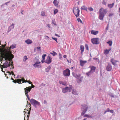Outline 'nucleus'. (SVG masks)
Here are the masks:
<instances>
[{
    "label": "nucleus",
    "mask_w": 120,
    "mask_h": 120,
    "mask_svg": "<svg viewBox=\"0 0 120 120\" xmlns=\"http://www.w3.org/2000/svg\"><path fill=\"white\" fill-rule=\"evenodd\" d=\"M51 67L49 66L48 67L46 68L45 70L46 72H48L50 70Z\"/></svg>",
    "instance_id": "2f4dec72"
},
{
    "label": "nucleus",
    "mask_w": 120,
    "mask_h": 120,
    "mask_svg": "<svg viewBox=\"0 0 120 120\" xmlns=\"http://www.w3.org/2000/svg\"><path fill=\"white\" fill-rule=\"evenodd\" d=\"M52 38L53 39V40H54L55 41H56L57 42V39L56 38H55L53 37Z\"/></svg>",
    "instance_id": "8fccbe9b"
},
{
    "label": "nucleus",
    "mask_w": 120,
    "mask_h": 120,
    "mask_svg": "<svg viewBox=\"0 0 120 120\" xmlns=\"http://www.w3.org/2000/svg\"><path fill=\"white\" fill-rule=\"evenodd\" d=\"M107 12V10L106 9H104L103 8H101L99 10V13H101V14L105 15Z\"/></svg>",
    "instance_id": "9d476101"
},
{
    "label": "nucleus",
    "mask_w": 120,
    "mask_h": 120,
    "mask_svg": "<svg viewBox=\"0 0 120 120\" xmlns=\"http://www.w3.org/2000/svg\"><path fill=\"white\" fill-rule=\"evenodd\" d=\"M0 50V54L2 58H5L4 60H8V61L12 60V59L14 57L13 55L12 54H10L8 53H6L4 50Z\"/></svg>",
    "instance_id": "f257e3e1"
},
{
    "label": "nucleus",
    "mask_w": 120,
    "mask_h": 120,
    "mask_svg": "<svg viewBox=\"0 0 120 120\" xmlns=\"http://www.w3.org/2000/svg\"><path fill=\"white\" fill-rule=\"evenodd\" d=\"M112 69V67L110 65H108L106 67V69L107 71H111Z\"/></svg>",
    "instance_id": "dca6fc26"
},
{
    "label": "nucleus",
    "mask_w": 120,
    "mask_h": 120,
    "mask_svg": "<svg viewBox=\"0 0 120 120\" xmlns=\"http://www.w3.org/2000/svg\"><path fill=\"white\" fill-rule=\"evenodd\" d=\"M46 55V54H43L42 55V57L43 59V60H45V58Z\"/></svg>",
    "instance_id": "c9c22d12"
},
{
    "label": "nucleus",
    "mask_w": 120,
    "mask_h": 120,
    "mask_svg": "<svg viewBox=\"0 0 120 120\" xmlns=\"http://www.w3.org/2000/svg\"><path fill=\"white\" fill-rule=\"evenodd\" d=\"M89 68H91L90 71V72H91L92 73H93L95 72V70L96 69V67H95L93 66H90Z\"/></svg>",
    "instance_id": "4468645a"
},
{
    "label": "nucleus",
    "mask_w": 120,
    "mask_h": 120,
    "mask_svg": "<svg viewBox=\"0 0 120 120\" xmlns=\"http://www.w3.org/2000/svg\"><path fill=\"white\" fill-rule=\"evenodd\" d=\"M11 60V61L12 60H10V61H9V63L7 62V61H6L5 63L3 64V65L1 66V67L3 68H6L9 67L11 65V67L12 66L13 68L14 67L13 66L12 64H10Z\"/></svg>",
    "instance_id": "39448f33"
},
{
    "label": "nucleus",
    "mask_w": 120,
    "mask_h": 120,
    "mask_svg": "<svg viewBox=\"0 0 120 120\" xmlns=\"http://www.w3.org/2000/svg\"><path fill=\"white\" fill-rule=\"evenodd\" d=\"M85 48L87 50H89V48H88V45L87 44H86L85 45Z\"/></svg>",
    "instance_id": "37998d69"
},
{
    "label": "nucleus",
    "mask_w": 120,
    "mask_h": 120,
    "mask_svg": "<svg viewBox=\"0 0 120 120\" xmlns=\"http://www.w3.org/2000/svg\"><path fill=\"white\" fill-rule=\"evenodd\" d=\"M58 10L57 9H55L54 11V14H56L58 12Z\"/></svg>",
    "instance_id": "f704fd0d"
},
{
    "label": "nucleus",
    "mask_w": 120,
    "mask_h": 120,
    "mask_svg": "<svg viewBox=\"0 0 120 120\" xmlns=\"http://www.w3.org/2000/svg\"><path fill=\"white\" fill-rule=\"evenodd\" d=\"M99 18L100 20H102L104 16V15L101 14V13H99Z\"/></svg>",
    "instance_id": "6ab92c4d"
},
{
    "label": "nucleus",
    "mask_w": 120,
    "mask_h": 120,
    "mask_svg": "<svg viewBox=\"0 0 120 120\" xmlns=\"http://www.w3.org/2000/svg\"><path fill=\"white\" fill-rule=\"evenodd\" d=\"M107 43L109 44L110 46H111L112 45V42L111 41H109L107 42Z\"/></svg>",
    "instance_id": "72a5a7b5"
},
{
    "label": "nucleus",
    "mask_w": 120,
    "mask_h": 120,
    "mask_svg": "<svg viewBox=\"0 0 120 120\" xmlns=\"http://www.w3.org/2000/svg\"><path fill=\"white\" fill-rule=\"evenodd\" d=\"M80 75H79V76H80ZM76 77H79V76L78 75H76V76H75Z\"/></svg>",
    "instance_id": "680f3d73"
},
{
    "label": "nucleus",
    "mask_w": 120,
    "mask_h": 120,
    "mask_svg": "<svg viewBox=\"0 0 120 120\" xmlns=\"http://www.w3.org/2000/svg\"><path fill=\"white\" fill-rule=\"evenodd\" d=\"M26 81H27L26 82H27L28 83H29L30 84H32V82H31L30 81H27L26 80Z\"/></svg>",
    "instance_id": "603ef678"
},
{
    "label": "nucleus",
    "mask_w": 120,
    "mask_h": 120,
    "mask_svg": "<svg viewBox=\"0 0 120 120\" xmlns=\"http://www.w3.org/2000/svg\"><path fill=\"white\" fill-rule=\"evenodd\" d=\"M47 26H48L49 28H50V25L49 24H47Z\"/></svg>",
    "instance_id": "052dcab7"
},
{
    "label": "nucleus",
    "mask_w": 120,
    "mask_h": 120,
    "mask_svg": "<svg viewBox=\"0 0 120 120\" xmlns=\"http://www.w3.org/2000/svg\"><path fill=\"white\" fill-rule=\"evenodd\" d=\"M41 15L44 16L45 15V12L44 11H42L41 12Z\"/></svg>",
    "instance_id": "c03bdc74"
},
{
    "label": "nucleus",
    "mask_w": 120,
    "mask_h": 120,
    "mask_svg": "<svg viewBox=\"0 0 120 120\" xmlns=\"http://www.w3.org/2000/svg\"><path fill=\"white\" fill-rule=\"evenodd\" d=\"M14 27V24L13 23H12L11 25L9 27L8 30V32H9L12 29H13Z\"/></svg>",
    "instance_id": "f3484780"
},
{
    "label": "nucleus",
    "mask_w": 120,
    "mask_h": 120,
    "mask_svg": "<svg viewBox=\"0 0 120 120\" xmlns=\"http://www.w3.org/2000/svg\"><path fill=\"white\" fill-rule=\"evenodd\" d=\"M99 39L98 38H94L91 39V41L93 44H99Z\"/></svg>",
    "instance_id": "6e6552de"
},
{
    "label": "nucleus",
    "mask_w": 120,
    "mask_h": 120,
    "mask_svg": "<svg viewBox=\"0 0 120 120\" xmlns=\"http://www.w3.org/2000/svg\"><path fill=\"white\" fill-rule=\"evenodd\" d=\"M98 31L92 30L91 32V33L92 34L94 35H96L97 34H98Z\"/></svg>",
    "instance_id": "412c9836"
},
{
    "label": "nucleus",
    "mask_w": 120,
    "mask_h": 120,
    "mask_svg": "<svg viewBox=\"0 0 120 120\" xmlns=\"http://www.w3.org/2000/svg\"><path fill=\"white\" fill-rule=\"evenodd\" d=\"M59 83L60 84H62L64 86H66L67 85V82L65 81H59Z\"/></svg>",
    "instance_id": "aec40b11"
},
{
    "label": "nucleus",
    "mask_w": 120,
    "mask_h": 120,
    "mask_svg": "<svg viewBox=\"0 0 120 120\" xmlns=\"http://www.w3.org/2000/svg\"><path fill=\"white\" fill-rule=\"evenodd\" d=\"M59 55L60 59V60H61L62 58V55L60 53H59Z\"/></svg>",
    "instance_id": "49530a36"
},
{
    "label": "nucleus",
    "mask_w": 120,
    "mask_h": 120,
    "mask_svg": "<svg viewBox=\"0 0 120 120\" xmlns=\"http://www.w3.org/2000/svg\"><path fill=\"white\" fill-rule=\"evenodd\" d=\"M67 56L66 55H64L63 56V57L64 58H65Z\"/></svg>",
    "instance_id": "e2e57ef3"
},
{
    "label": "nucleus",
    "mask_w": 120,
    "mask_h": 120,
    "mask_svg": "<svg viewBox=\"0 0 120 120\" xmlns=\"http://www.w3.org/2000/svg\"><path fill=\"white\" fill-rule=\"evenodd\" d=\"M37 48L38 49V51L40 50V51L41 50V47H37Z\"/></svg>",
    "instance_id": "3c124183"
},
{
    "label": "nucleus",
    "mask_w": 120,
    "mask_h": 120,
    "mask_svg": "<svg viewBox=\"0 0 120 120\" xmlns=\"http://www.w3.org/2000/svg\"><path fill=\"white\" fill-rule=\"evenodd\" d=\"M119 12H120V8H119Z\"/></svg>",
    "instance_id": "774afa93"
},
{
    "label": "nucleus",
    "mask_w": 120,
    "mask_h": 120,
    "mask_svg": "<svg viewBox=\"0 0 120 120\" xmlns=\"http://www.w3.org/2000/svg\"><path fill=\"white\" fill-rule=\"evenodd\" d=\"M24 59L25 60V61H26L27 59V57L26 56H24Z\"/></svg>",
    "instance_id": "09e8293b"
},
{
    "label": "nucleus",
    "mask_w": 120,
    "mask_h": 120,
    "mask_svg": "<svg viewBox=\"0 0 120 120\" xmlns=\"http://www.w3.org/2000/svg\"><path fill=\"white\" fill-rule=\"evenodd\" d=\"M52 23L53 24H54V25H55L56 26H57V24H56V23L55 20H52Z\"/></svg>",
    "instance_id": "79ce46f5"
},
{
    "label": "nucleus",
    "mask_w": 120,
    "mask_h": 120,
    "mask_svg": "<svg viewBox=\"0 0 120 120\" xmlns=\"http://www.w3.org/2000/svg\"><path fill=\"white\" fill-rule=\"evenodd\" d=\"M26 97H27V98L28 99V100H30V98L29 97V96L28 95H26Z\"/></svg>",
    "instance_id": "864d4df0"
},
{
    "label": "nucleus",
    "mask_w": 120,
    "mask_h": 120,
    "mask_svg": "<svg viewBox=\"0 0 120 120\" xmlns=\"http://www.w3.org/2000/svg\"><path fill=\"white\" fill-rule=\"evenodd\" d=\"M53 3L55 6H57L58 5L59 2L57 0H54Z\"/></svg>",
    "instance_id": "b1692460"
},
{
    "label": "nucleus",
    "mask_w": 120,
    "mask_h": 120,
    "mask_svg": "<svg viewBox=\"0 0 120 120\" xmlns=\"http://www.w3.org/2000/svg\"><path fill=\"white\" fill-rule=\"evenodd\" d=\"M7 72L8 73H9V75H10L11 74H12V75H14L13 72L12 71L11 73L10 71H8Z\"/></svg>",
    "instance_id": "ea45409f"
},
{
    "label": "nucleus",
    "mask_w": 120,
    "mask_h": 120,
    "mask_svg": "<svg viewBox=\"0 0 120 120\" xmlns=\"http://www.w3.org/2000/svg\"><path fill=\"white\" fill-rule=\"evenodd\" d=\"M34 61L35 63V64L33 65L34 67H41V65H38V64L40 63V62L39 61V59L37 58V57H36L34 59Z\"/></svg>",
    "instance_id": "f03ea898"
},
{
    "label": "nucleus",
    "mask_w": 120,
    "mask_h": 120,
    "mask_svg": "<svg viewBox=\"0 0 120 120\" xmlns=\"http://www.w3.org/2000/svg\"><path fill=\"white\" fill-rule=\"evenodd\" d=\"M84 117H86L88 118H90V117H92L91 116H89V115L87 114H86L84 116Z\"/></svg>",
    "instance_id": "58836bf2"
},
{
    "label": "nucleus",
    "mask_w": 120,
    "mask_h": 120,
    "mask_svg": "<svg viewBox=\"0 0 120 120\" xmlns=\"http://www.w3.org/2000/svg\"><path fill=\"white\" fill-rule=\"evenodd\" d=\"M113 15V14H111V13H110V14L109 15V17H111V16H112V15Z\"/></svg>",
    "instance_id": "6e6d98bb"
},
{
    "label": "nucleus",
    "mask_w": 120,
    "mask_h": 120,
    "mask_svg": "<svg viewBox=\"0 0 120 120\" xmlns=\"http://www.w3.org/2000/svg\"><path fill=\"white\" fill-rule=\"evenodd\" d=\"M25 42H26L27 44H29L32 43V41L31 40L29 39H27L25 41Z\"/></svg>",
    "instance_id": "4be33fe9"
},
{
    "label": "nucleus",
    "mask_w": 120,
    "mask_h": 120,
    "mask_svg": "<svg viewBox=\"0 0 120 120\" xmlns=\"http://www.w3.org/2000/svg\"><path fill=\"white\" fill-rule=\"evenodd\" d=\"M31 89V88L30 86H29L28 87H26V88H24V90L26 95H28V92H30Z\"/></svg>",
    "instance_id": "9b49d317"
},
{
    "label": "nucleus",
    "mask_w": 120,
    "mask_h": 120,
    "mask_svg": "<svg viewBox=\"0 0 120 120\" xmlns=\"http://www.w3.org/2000/svg\"><path fill=\"white\" fill-rule=\"evenodd\" d=\"M114 5V3H113L112 4H108V6L110 8H112L113 6Z\"/></svg>",
    "instance_id": "c756f323"
},
{
    "label": "nucleus",
    "mask_w": 120,
    "mask_h": 120,
    "mask_svg": "<svg viewBox=\"0 0 120 120\" xmlns=\"http://www.w3.org/2000/svg\"><path fill=\"white\" fill-rule=\"evenodd\" d=\"M68 88V87L67 86L65 88H63L62 90V92L64 93L68 92L67 89Z\"/></svg>",
    "instance_id": "a211bd4d"
},
{
    "label": "nucleus",
    "mask_w": 120,
    "mask_h": 120,
    "mask_svg": "<svg viewBox=\"0 0 120 120\" xmlns=\"http://www.w3.org/2000/svg\"><path fill=\"white\" fill-rule=\"evenodd\" d=\"M30 102L32 104L34 105L36 107V105H40V103L39 102L33 99H30Z\"/></svg>",
    "instance_id": "423d86ee"
},
{
    "label": "nucleus",
    "mask_w": 120,
    "mask_h": 120,
    "mask_svg": "<svg viewBox=\"0 0 120 120\" xmlns=\"http://www.w3.org/2000/svg\"><path fill=\"white\" fill-rule=\"evenodd\" d=\"M107 112L106 111H105L104 112V114H105Z\"/></svg>",
    "instance_id": "338daca9"
},
{
    "label": "nucleus",
    "mask_w": 120,
    "mask_h": 120,
    "mask_svg": "<svg viewBox=\"0 0 120 120\" xmlns=\"http://www.w3.org/2000/svg\"><path fill=\"white\" fill-rule=\"evenodd\" d=\"M111 50V49H109L108 50L107 49H106L104 51V53L105 55H106L108 54L110 50Z\"/></svg>",
    "instance_id": "393cba45"
},
{
    "label": "nucleus",
    "mask_w": 120,
    "mask_h": 120,
    "mask_svg": "<svg viewBox=\"0 0 120 120\" xmlns=\"http://www.w3.org/2000/svg\"><path fill=\"white\" fill-rule=\"evenodd\" d=\"M51 58L48 56L45 61V62L48 64H49L51 62Z\"/></svg>",
    "instance_id": "ddd939ff"
},
{
    "label": "nucleus",
    "mask_w": 120,
    "mask_h": 120,
    "mask_svg": "<svg viewBox=\"0 0 120 120\" xmlns=\"http://www.w3.org/2000/svg\"><path fill=\"white\" fill-rule=\"evenodd\" d=\"M73 12L75 15L76 17L79 16L80 10L78 7H76L73 8Z\"/></svg>",
    "instance_id": "7ed1b4c3"
},
{
    "label": "nucleus",
    "mask_w": 120,
    "mask_h": 120,
    "mask_svg": "<svg viewBox=\"0 0 120 120\" xmlns=\"http://www.w3.org/2000/svg\"><path fill=\"white\" fill-rule=\"evenodd\" d=\"M47 102L46 101H44V104H45Z\"/></svg>",
    "instance_id": "0e129e2a"
},
{
    "label": "nucleus",
    "mask_w": 120,
    "mask_h": 120,
    "mask_svg": "<svg viewBox=\"0 0 120 120\" xmlns=\"http://www.w3.org/2000/svg\"><path fill=\"white\" fill-rule=\"evenodd\" d=\"M16 46V44H14V45H12L11 46H10V49H13L14 48H15Z\"/></svg>",
    "instance_id": "7c9ffc66"
},
{
    "label": "nucleus",
    "mask_w": 120,
    "mask_h": 120,
    "mask_svg": "<svg viewBox=\"0 0 120 120\" xmlns=\"http://www.w3.org/2000/svg\"><path fill=\"white\" fill-rule=\"evenodd\" d=\"M3 68L2 67L1 68V71L3 72H4V73H5V72L4 71H3Z\"/></svg>",
    "instance_id": "bf43d9fd"
},
{
    "label": "nucleus",
    "mask_w": 120,
    "mask_h": 120,
    "mask_svg": "<svg viewBox=\"0 0 120 120\" xmlns=\"http://www.w3.org/2000/svg\"><path fill=\"white\" fill-rule=\"evenodd\" d=\"M111 62L112 64L114 66L117 65V63L119 62L118 61L116 60L113 58H112L111 60Z\"/></svg>",
    "instance_id": "f8f14e48"
},
{
    "label": "nucleus",
    "mask_w": 120,
    "mask_h": 120,
    "mask_svg": "<svg viewBox=\"0 0 120 120\" xmlns=\"http://www.w3.org/2000/svg\"><path fill=\"white\" fill-rule=\"evenodd\" d=\"M50 53L52 54L54 56L57 55L56 53L54 51H53L52 53L51 52Z\"/></svg>",
    "instance_id": "473e14b6"
},
{
    "label": "nucleus",
    "mask_w": 120,
    "mask_h": 120,
    "mask_svg": "<svg viewBox=\"0 0 120 120\" xmlns=\"http://www.w3.org/2000/svg\"><path fill=\"white\" fill-rule=\"evenodd\" d=\"M26 81H25L24 78H22L21 79H18L14 80L13 82L15 83L17 82L18 83L20 84L24 82H26Z\"/></svg>",
    "instance_id": "20e7f679"
},
{
    "label": "nucleus",
    "mask_w": 120,
    "mask_h": 120,
    "mask_svg": "<svg viewBox=\"0 0 120 120\" xmlns=\"http://www.w3.org/2000/svg\"><path fill=\"white\" fill-rule=\"evenodd\" d=\"M34 86L33 85H32V86H31V88H34Z\"/></svg>",
    "instance_id": "69168bd1"
},
{
    "label": "nucleus",
    "mask_w": 120,
    "mask_h": 120,
    "mask_svg": "<svg viewBox=\"0 0 120 120\" xmlns=\"http://www.w3.org/2000/svg\"><path fill=\"white\" fill-rule=\"evenodd\" d=\"M102 4H103L105 5H106V3L104 0H103V2H102Z\"/></svg>",
    "instance_id": "de8ad7c7"
},
{
    "label": "nucleus",
    "mask_w": 120,
    "mask_h": 120,
    "mask_svg": "<svg viewBox=\"0 0 120 120\" xmlns=\"http://www.w3.org/2000/svg\"><path fill=\"white\" fill-rule=\"evenodd\" d=\"M72 88V86L71 85H70L68 88H67L68 92H69L71 91V90Z\"/></svg>",
    "instance_id": "a878e982"
},
{
    "label": "nucleus",
    "mask_w": 120,
    "mask_h": 120,
    "mask_svg": "<svg viewBox=\"0 0 120 120\" xmlns=\"http://www.w3.org/2000/svg\"><path fill=\"white\" fill-rule=\"evenodd\" d=\"M111 113H113V112L114 111L113 110H110L109 111Z\"/></svg>",
    "instance_id": "5fc2aeb1"
},
{
    "label": "nucleus",
    "mask_w": 120,
    "mask_h": 120,
    "mask_svg": "<svg viewBox=\"0 0 120 120\" xmlns=\"http://www.w3.org/2000/svg\"><path fill=\"white\" fill-rule=\"evenodd\" d=\"M88 9L89 10V11H93L94 10L91 7L89 8H88Z\"/></svg>",
    "instance_id": "e433bc0d"
},
{
    "label": "nucleus",
    "mask_w": 120,
    "mask_h": 120,
    "mask_svg": "<svg viewBox=\"0 0 120 120\" xmlns=\"http://www.w3.org/2000/svg\"><path fill=\"white\" fill-rule=\"evenodd\" d=\"M27 111H28V112H27V113L28 114V115H27V119L28 120V119L29 118V116H30V110H27Z\"/></svg>",
    "instance_id": "c85d7f7f"
},
{
    "label": "nucleus",
    "mask_w": 120,
    "mask_h": 120,
    "mask_svg": "<svg viewBox=\"0 0 120 120\" xmlns=\"http://www.w3.org/2000/svg\"><path fill=\"white\" fill-rule=\"evenodd\" d=\"M2 57H3L1 55H0V60L1 61V63L2 62L3 59V58H2Z\"/></svg>",
    "instance_id": "a18cd8bd"
},
{
    "label": "nucleus",
    "mask_w": 120,
    "mask_h": 120,
    "mask_svg": "<svg viewBox=\"0 0 120 120\" xmlns=\"http://www.w3.org/2000/svg\"><path fill=\"white\" fill-rule=\"evenodd\" d=\"M91 73H91V72H90V71H89L86 73V74L87 75L89 76Z\"/></svg>",
    "instance_id": "4c0bfd02"
},
{
    "label": "nucleus",
    "mask_w": 120,
    "mask_h": 120,
    "mask_svg": "<svg viewBox=\"0 0 120 120\" xmlns=\"http://www.w3.org/2000/svg\"><path fill=\"white\" fill-rule=\"evenodd\" d=\"M55 35L56 36H57L58 37H60V36L58 34H55Z\"/></svg>",
    "instance_id": "13d9d810"
},
{
    "label": "nucleus",
    "mask_w": 120,
    "mask_h": 120,
    "mask_svg": "<svg viewBox=\"0 0 120 120\" xmlns=\"http://www.w3.org/2000/svg\"><path fill=\"white\" fill-rule=\"evenodd\" d=\"M72 93L73 94L75 95H76L77 94V93L76 91V90H74V89H73L72 90Z\"/></svg>",
    "instance_id": "bb28decb"
},
{
    "label": "nucleus",
    "mask_w": 120,
    "mask_h": 120,
    "mask_svg": "<svg viewBox=\"0 0 120 120\" xmlns=\"http://www.w3.org/2000/svg\"><path fill=\"white\" fill-rule=\"evenodd\" d=\"M110 110L109 109V108H108L107 109L106 111H107V112H109L110 111Z\"/></svg>",
    "instance_id": "4d7b16f0"
},
{
    "label": "nucleus",
    "mask_w": 120,
    "mask_h": 120,
    "mask_svg": "<svg viewBox=\"0 0 120 120\" xmlns=\"http://www.w3.org/2000/svg\"><path fill=\"white\" fill-rule=\"evenodd\" d=\"M87 61H83L81 60L80 61V65L81 66L83 67L84 65L86 63Z\"/></svg>",
    "instance_id": "2eb2a0df"
},
{
    "label": "nucleus",
    "mask_w": 120,
    "mask_h": 120,
    "mask_svg": "<svg viewBox=\"0 0 120 120\" xmlns=\"http://www.w3.org/2000/svg\"><path fill=\"white\" fill-rule=\"evenodd\" d=\"M63 73L65 76H69L70 74V70L68 69H67L63 71Z\"/></svg>",
    "instance_id": "1a4fd4ad"
},
{
    "label": "nucleus",
    "mask_w": 120,
    "mask_h": 120,
    "mask_svg": "<svg viewBox=\"0 0 120 120\" xmlns=\"http://www.w3.org/2000/svg\"><path fill=\"white\" fill-rule=\"evenodd\" d=\"M77 20L78 22H80V23H83L82 21L79 18H78L77 19Z\"/></svg>",
    "instance_id": "a19ab883"
},
{
    "label": "nucleus",
    "mask_w": 120,
    "mask_h": 120,
    "mask_svg": "<svg viewBox=\"0 0 120 120\" xmlns=\"http://www.w3.org/2000/svg\"><path fill=\"white\" fill-rule=\"evenodd\" d=\"M81 9L84 10L86 11H87V8L84 6H82L81 8Z\"/></svg>",
    "instance_id": "cd10ccee"
},
{
    "label": "nucleus",
    "mask_w": 120,
    "mask_h": 120,
    "mask_svg": "<svg viewBox=\"0 0 120 120\" xmlns=\"http://www.w3.org/2000/svg\"><path fill=\"white\" fill-rule=\"evenodd\" d=\"M80 49L81 51V53L82 54L84 51V47L83 45H81L80 46Z\"/></svg>",
    "instance_id": "5701e85b"
},
{
    "label": "nucleus",
    "mask_w": 120,
    "mask_h": 120,
    "mask_svg": "<svg viewBox=\"0 0 120 120\" xmlns=\"http://www.w3.org/2000/svg\"><path fill=\"white\" fill-rule=\"evenodd\" d=\"M82 106L83 107L81 108V109L82 112L81 113V115H83L87 111L88 107L86 105H82Z\"/></svg>",
    "instance_id": "0eeeda50"
}]
</instances>
